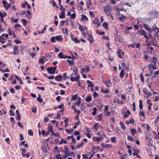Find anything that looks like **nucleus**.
Segmentation results:
<instances>
[{
	"mask_svg": "<svg viewBox=\"0 0 159 159\" xmlns=\"http://www.w3.org/2000/svg\"><path fill=\"white\" fill-rule=\"evenodd\" d=\"M103 9L105 13L107 16H109L111 14V10L109 3L107 4L106 6H104Z\"/></svg>",
	"mask_w": 159,
	"mask_h": 159,
	"instance_id": "1",
	"label": "nucleus"
},
{
	"mask_svg": "<svg viewBox=\"0 0 159 159\" xmlns=\"http://www.w3.org/2000/svg\"><path fill=\"white\" fill-rule=\"evenodd\" d=\"M75 74L74 73H72L71 75V78H70V80L71 81H75L79 83V79L80 77L77 75H76L75 78L73 77V75H74Z\"/></svg>",
	"mask_w": 159,
	"mask_h": 159,
	"instance_id": "2",
	"label": "nucleus"
},
{
	"mask_svg": "<svg viewBox=\"0 0 159 159\" xmlns=\"http://www.w3.org/2000/svg\"><path fill=\"white\" fill-rule=\"evenodd\" d=\"M56 69V67H49L47 69V71L50 74H54L55 73Z\"/></svg>",
	"mask_w": 159,
	"mask_h": 159,
	"instance_id": "3",
	"label": "nucleus"
},
{
	"mask_svg": "<svg viewBox=\"0 0 159 159\" xmlns=\"http://www.w3.org/2000/svg\"><path fill=\"white\" fill-rule=\"evenodd\" d=\"M117 53L119 57L122 58L124 55V53L123 52L121 51V50L120 48H118L117 50Z\"/></svg>",
	"mask_w": 159,
	"mask_h": 159,
	"instance_id": "4",
	"label": "nucleus"
},
{
	"mask_svg": "<svg viewBox=\"0 0 159 159\" xmlns=\"http://www.w3.org/2000/svg\"><path fill=\"white\" fill-rule=\"evenodd\" d=\"M104 83L105 84L107 87H111L112 85V84L111 82V81L110 80H109L108 81L106 80L104 81Z\"/></svg>",
	"mask_w": 159,
	"mask_h": 159,
	"instance_id": "5",
	"label": "nucleus"
},
{
	"mask_svg": "<svg viewBox=\"0 0 159 159\" xmlns=\"http://www.w3.org/2000/svg\"><path fill=\"white\" fill-rule=\"evenodd\" d=\"M14 51L13 53L15 55H16L19 54V51L18 50V46L17 45H15L14 48Z\"/></svg>",
	"mask_w": 159,
	"mask_h": 159,
	"instance_id": "6",
	"label": "nucleus"
},
{
	"mask_svg": "<svg viewBox=\"0 0 159 159\" xmlns=\"http://www.w3.org/2000/svg\"><path fill=\"white\" fill-rule=\"evenodd\" d=\"M2 3L3 4L4 7L7 8V9L8 8L10 7H11V3L9 4L4 0L2 1Z\"/></svg>",
	"mask_w": 159,
	"mask_h": 159,
	"instance_id": "7",
	"label": "nucleus"
},
{
	"mask_svg": "<svg viewBox=\"0 0 159 159\" xmlns=\"http://www.w3.org/2000/svg\"><path fill=\"white\" fill-rule=\"evenodd\" d=\"M65 9H63L60 15L59 16V18L61 19H64L65 18Z\"/></svg>",
	"mask_w": 159,
	"mask_h": 159,
	"instance_id": "8",
	"label": "nucleus"
},
{
	"mask_svg": "<svg viewBox=\"0 0 159 159\" xmlns=\"http://www.w3.org/2000/svg\"><path fill=\"white\" fill-rule=\"evenodd\" d=\"M16 113L17 116H16V118L19 121L20 120L21 116L18 110H16Z\"/></svg>",
	"mask_w": 159,
	"mask_h": 159,
	"instance_id": "9",
	"label": "nucleus"
},
{
	"mask_svg": "<svg viewBox=\"0 0 159 159\" xmlns=\"http://www.w3.org/2000/svg\"><path fill=\"white\" fill-rule=\"evenodd\" d=\"M79 25V29L82 32V33H83L84 29H85L87 30V28H86V27H84L81 25Z\"/></svg>",
	"mask_w": 159,
	"mask_h": 159,
	"instance_id": "10",
	"label": "nucleus"
},
{
	"mask_svg": "<svg viewBox=\"0 0 159 159\" xmlns=\"http://www.w3.org/2000/svg\"><path fill=\"white\" fill-rule=\"evenodd\" d=\"M4 35H5V34H3L2 35L0 36V42L2 43L5 41V39L3 38Z\"/></svg>",
	"mask_w": 159,
	"mask_h": 159,
	"instance_id": "11",
	"label": "nucleus"
},
{
	"mask_svg": "<svg viewBox=\"0 0 159 159\" xmlns=\"http://www.w3.org/2000/svg\"><path fill=\"white\" fill-rule=\"evenodd\" d=\"M121 65L122 66L124 67L126 69H129V66L128 65H127L124 62H122L121 63Z\"/></svg>",
	"mask_w": 159,
	"mask_h": 159,
	"instance_id": "12",
	"label": "nucleus"
},
{
	"mask_svg": "<svg viewBox=\"0 0 159 159\" xmlns=\"http://www.w3.org/2000/svg\"><path fill=\"white\" fill-rule=\"evenodd\" d=\"M62 79V77L61 75H57L55 78V79L56 80L59 81L61 80Z\"/></svg>",
	"mask_w": 159,
	"mask_h": 159,
	"instance_id": "13",
	"label": "nucleus"
},
{
	"mask_svg": "<svg viewBox=\"0 0 159 159\" xmlns=\"http://www.w3.org/2000/svg\"><path fill=\"white\" fill-rule=\"evenodd\" d=\"M88 40L90 42V43H93V36L92 35H89V37L88 39Z\"/></svg>",
	"mask_w": 159,
	"mask_h": 159,
	"instance_id": "14",
	"label": "nucleus"
},
{
	"mask_svg": "<svg viewBox=\"0 0 159 159\" xmlns=\"http://www.w3.org/2000/svg\"><path fill=\"white\" fill-rule=\"evenodd\" d=\"M130 130L131 131V133L133 136H134L137 132L136 129H130Z\"/></svg>",
	"mask_w": 159,
	"mask_h": 159,
	"instance_id": "15",
	"label": "nucleus"
},
{
	"mask_svg": "<svg viewBox=\"0 0 159 159\" xmlns=\"http://www.w3.org/2000/svg\"><path fill=\"white\" fill-rule=\"evenodd\" d=\"M124 74H125V73H124V70L123 69H122L121 70V72L120 74V77L121 78H123L124 76Z\"/></svg>",
	"mask_w": 159,
	"mask_h": 159,
	"instance_id": "16",
	"label": "nucleus"
},
{
	"mask_svg": "<svg viewBox=\"0 0 159 159\" xmlns=\"http://www.w3.org/2000/svg\"><path fill=\"white\" fill-rule=\"evenodd\" d=\"M52 126H49L48 127V131L49 132H51L52 134H54V133L53 132L52 130Z\"/></svg>",
	"mask_w": 159,
	"mask_h": 159,
	"instance_id": "17",
	"label": "nucleus"
},
{
	"mask_svg": "<svg viewBox=\"0 0 159 159\" xmlns=\"http://www.w3.org/2000/svg\"><path fill=\"white\" fill-rule=\"evenodd\" d=\"M152 61L154 65L156 64V62L157 61V59L156 57H153L152 58Z\"/></svg>",
	"mask_w": 159,
	"mask_h": 159,
	"instance_id": "18",
	"label": "nucleus"
},
{
	"mask_svg": "<svg viewBox=\"0 0 159 159\" xmlns=\"http://www.w3.org/2000/svg\"><path fill=\"white\" fill-rule=\"evenodd\" d=\"M101 90L102 92L104 93H109V90L108 89H103L101 88Z\"/></svg>",
	"mask_w": 159,
	"mask_h": 159,
	"instance_id": "19",
	"label": "nucleus"
},
{
	"mask_svg": "<svg viewBox=\"0 0 159 159\" xmlns=\"http://www.w3.org/2000/svg\"><path fill=\"white\" fill-rule=\"evenodd\" d=\"M88 84V87H93V83L89 80H88L87 82Z\"/></svg>",
	"mask_w": 159,
	"mask_h": 159,
	"instance_id": "20",
	"label": "nucleus"
},
{
	"mask_svg": "<svg viewBox=\"0 0 159 159\" xmlns=\"http://www.w3.org/2000/svg\"><path fill=\"white\" fill-rule=\"evenodd\" d=\"M85 100L87 102H89L92 100V97L90 96H88Z\"/></svg>",
	"mask_w": 159,
	"mask_h": 159,
	"instance_id": "21",
	"label": "nucleus"
},
{
	"mask_svg": "<svg viewBox=\"0 0 159 159\" xmlns=\"http://www.w3.org/2000/svg\"><path fill=\"white\" fill-rule=\"evenodd\" d=\"M133 151L134 152L133 153V155L134 156L136 155H137V153L139 152V150L138 149H133Z\"/></svg>",
	"mask_w": 159,
	"mask_h": 159,
	"instance_id": "22",
	"label": "nucleus"
},
{
	"mask_svg": "<svg viewBox=\"0 0 159 159\" xmlns=\"http://www.w3.org/2000/svg\"><path fill=\"white\" fill-rule=\"evenodd\" d=\"M55 39L57 41H61L62 39V37L61 35L56 37Z\"/></svg>",
	"mask_w": 159,
	"mask_h": 159,
	"instance_id": "23",
	"label": "nucleus"
},
{
	"mask_svg": "<svg viewBox=\"0 0 159 159\" xmlns=\"http://www.w3.org/2000/svg\"><path fill=\"white\" fill-rule=\"evenodd\" d=\"M64 148L65 150L63 152L65 154H70L69 153V150L68 149V148L66 146H65Z\"/></svg>",
	"mask_w": 159,
	"mask_h": 159,
	"instance_id": "24",
	"label": "nucleus"
},
{
	"mask_svg": "<svg viewBox=\"0 0 159 159\" xmlns=\"http://www.w3.org/2000/svg\"><path fill=\"white\" fill-rule=\"evenodd\" d=\"M98 23H99V22H98V19H95V20L93 21V24L98 25Z\"/></svg>",
	"mask_w": 159,
	"mask_h": 159,
	"instance_id": "25",
	"label": "nucleus"
},
{
	"mask_svg": "<svg viewBox=\"0 0 159 159\" xmlns=\"http://www.w3.org/2000/svg\"><path fill=\"white\" fill-rule=\"evenodd\" d=\"M143 25L147 30L151 31V29L150 28L149 26L145 24H143Z\"/></svg>",
	"mask_w": 159,
	"mask_h": 159,
	"instance_id": "26",
	"label": "nucleus"
},
{
	"mask_svg": "<svg viewBox=\"0 0 159 159\" xmlns=\"http://www.w3.org/2000/svg\"><path fill=\"white\" fill-rule=\"evenodd\" d=\"M58 57L60 58H64L65 56H64L63 55V53L62 52H60L59 53L58 55Z\"/></svg>",
	"mask_w": 159,
	"mask_h": 159,
	"instance_id": "27",
	"label": "nucleus"
},
{
	"mask_svg": "<svg viewBox=\"0 0 159 159\" xmlns=\"http://www.w3.org/2000/svg\"><path fill=\"white\" fill-rule=\"evenodd\" d=\"M125 17L123 15H121V16H120V17H119V19H120V21H123V20H124V19H125Z\"/></svg>",
	"mask_w": 159,
	"mask_h": 159,
	"instance_id": "28",
	"label": "nucleus"
},
{
	"mask_svg": "<svg viewBox=\"0 0 159 159\" xmlns=\"http://www.w3.org/2000/svg\"><path fill=\"white\" fill-rule=\"evenodd\" d=\"M66 61L69 63V64L70 66H72L74 63V62L73 60H71V61H70L69 60H67Z\"/></svg>",
	"mask_w": 159,
	"mask_h": 159,
	"instance_id": "29",
	"label": "nucleus"
},
{
	"mask_svg": "<svg viewBox=\"0 0 159 159\" xmlns=\"http://www.w3.org/2000/svg\"><path fill=\"white\" fill-rule=\"evenodd\" d=\"M81 20H88V18L87 17V16L85 15L84 14H83L82 15Z\"/></svg>",
	"mask_w": 159,
	"mask_h": 159,
	"instance_id": "30",
	"label": "nucleus"
},
{
	"mask_svg": "<svg viewBox=\"0 0 159 159\" xmlns=\"http://www.w3.org/2000/svg\"><path fill=\"white\" fill-rule=\"evenodd\" d=\"M139 107L140 109V110H142L143 109V105L142 104V101L141 100H140L139 101Z\"/></svg>",
	"mask_w": 159,
	"mask_h": 159,
	"instance_id": "31",
	"label": "nucleus"
},
{
	"mask_svg": "<svg viewBox=\"0 0 159 159\" xmlns=\"http://www.w3.org/2000/svg\"><path fill=\"white\" fill-rule=\"evenodd\" d=\"M93 112H92V114L93 116H95L97 113V109L96 108L94 107L93 108Z\"/></svg>",
	"mask_w": 159,
	"mask_h": 159,
	"instance_id": "32",
	"label": "nucleus"
},
{
	"mask_svg": "<svg viewBox=\"0 0 159 159\" xmlns=\"http://www.w3.org/2000/svg\"><path fill=\"white\" fill-rule=\"evenodd\" d=\"M102 147L104 148H106L107 147H110V145L109 144H105L104 143H102Z\"/></svg>",
	"mask_w": 159,
	"mask_h": 159,
	"instance_id": "33",
	"label": "nucleus"
},
{
	"mask_svg": "<svg viewBox=\"0 0 159 159\" xmlns=\"http://www.w3.org/2000/svg\"><path fill=\"white\" fill-rule=\"evenodd\" d=\"M102 25L106 29L108 28V25L107 23H104L102 24Z\"/></svg>",
	"mask_w": 159,
	"mask_h": 159,
	"instance_id": "34",
	"label": "nucleus"
},
{
	"mask_svg": "<svg viewBox=\"0 0 159 159\" xmlns=\"http://www.w3.org/2000/svg\"><path fill=\"white\" fill-rule=\"evenodd\" d=\"M41 96V95H39V97H38L37 98V100H38V101H39L40 103H42L43 102V100L42 99V98H40V97Z\"/></svg>",
	"mask_w": 159,
	"mask_h": 159,
	"instance_id": "35",
	"label": "nucleus"
},
{
	"mask_svg": "<svg viewBox=\"0 0 159 159\" xmlns=\"http://www.w3.org/2000/svg\"><path fill=\"white\" fill-rule=\"evenodd\" d=\"M116 137H112L111 138V142L113 143H116Z\"/></svg>",
	"mask_w": 159,
	"mask_h": 159,
	"instance_id": "36",
	"label": "nucleus"
},
{
	"mask_svg": "<svg viewBox=\"0 0 159 159\" xmlns=\"http://www.w3.org/2000/svg\"><path fill=\"white\" fill-rule=\"evenodd\" d=\"M62 143H64L65 144H66L67 142H66V141L65 140L62 139L60 142L59 144H62Z\"/></svg>",
	"mask_w": 159,
	"mask_h": 159,
	"instance_id": "37",
	"label": "nucleus"
},
{
	"mask_svg": "<svg viewBox=\"0 0 159 159\" xmlns=\"http://www.w3.org/2000/svg\"><path fill=\"white\" fill-rule=\"evenodd\" d=\"M76 17V14L75 13L72 14L70 17V19H74Z\"/></svg>",
	"mask_w": 159,
	"mask_h": 159,
	"instance_id": "38",
	"label": "nucleus"
},
{
	"mask_svg": "<svg viewBox=\"0 0 159 159\" xmlns=\"http://www.w3.org/2000/svg\"><path fill=\"white\" fill-rule=\"evenodd\" d=\"M128 139L130 141L132 142H134V141L132 137L128 135Z\"/></svg>",
	"mask_w": 159,
	"mask_h": 159,
	"instance_id": "39",
	"label": "nucleus"
},
{
	"mask_svg": "<svg viewBox=\"0 0 159 159\" xmlns=\"http://www.w3.org/2000/svg\"><path fill=\"white\" fill-rule=\"evenodd\" d=\"M72 40L73 41H75L76 43L80 42L79 40L77 39L76 38H72Z\"/></svg>",
	"mask_w": 159,
	"mask_h": 159,
	"instance_id": "40",
	"label": "nucleus"
},
{
	"mask_svg": "<svg viewBox=\"0 0 159 159\" xmlns=\"http://www.w3.org/2000/svg\"><path fill=\"white\" fill-rule=\"evenodd\" d=\"M120 125H121V128L122 129H124L125 130L126 128V127H125V126L124 125V124H123V123H122V122H120Z\"/></svg>",
	"mask_w": 159,
	"mask_h": 159,
	"instance_id": "41",
	"label": "nucleus"
},
{
	"mask_svg": "<svg viewBox=\"0 0 159 159\" xmlns=\"http://www.w3.org/2000/svg\"><path fill=\"white\" fill-rule=\"evenodd\" d=\"M77 97V94H75V95H72V98H71V100L75 101L76 99V98Z\"/></svg>",
	"mask_w": 159,
	"mask_h": 159,
	"instance_id": "42",
	"label": "nucleus"
},
{
	"mask_svg": "<svg viewBox=\"0 0 159 159\" xmlns=\"http://www.w3.org/2000/svg\"><path fill=\"white\" fill-rule=\"evenodd\" d=\"M21 150H22V155L23 157H25V152L26 150L24 148H21Z\"/></svg>",
	"mask_w": 159,
	"mask_h": 159,
	"instance_id": "43",
	"label": "nucleus"
},
{
	"mask_svg": "<svg viewBox=\"0 0 159 159\" xmlns=\"http://www.w3.org/2000/svg\"><path fill=\"white\" fill-rule=\"evenodd\" d=\"M39 62L43 64L44 63V59L43 58H40L39 60Z\"/></svg>",
	"mask_w": 159,
	"mask_h": 159,
	"instance_id": "44",
	"label": "nucleus"
},
{
	"mask_svg": "<svg viewBox=\"0 0 159 159\" xmlns=\"http://www.w3.org/2000/svg\"><path fill=\"white\" fill-rule=\"evenodd\" d=\"M66 131L68 133H70L71 132H72L73 131V129H65Z\"/></svg>",
	"mask_w": 159,
	"mask_h": 159,
	"instance_id": "45",
	"label": "nucleus"
},
{
	"mask_svg": "<svg viewBox=\"0 0 159 159\" xmlns=\"http://www.w3.org/2000/svg\"><path fill=\"white\" fill-rule=\"evenodd\" d=\"M22 20L23 22V25H25L26 24V22H27V20H25L24 19H22Z\"/></svg>",
	"mask_w": 159,
	"mask_h": 159,
	"instance_id": "46",
	"label": "nucleus"
},
{
	"mask_svg": "<svg viewBox=\"0 0 159 159\" xmlns=\"http://www.w3.org/2000/svg\"><path fill=\"white\" fill-rule=\"evenodd\" d=\"M28 133L30 135L32 136L33 135V132L31 129L28 130Z\"/></svg>",
	"mask_w": 159,
	"mask_h": 159,
	"instance_id": "47",
	"label": "nucleus"
},
{
	"mask_svg": "<svg viewBox=\"0 0 159 159\" xmlns=\"http://www.w3.org/2000/svg\"><path fill=\"white\" fill-rule=\"evenodd\" d=\"M139 115L140 116H142L143 117L144 116V112L143 111H141L139 112Z\"/></svg>",
	"mask_w": 159,
	"mask_h": 159,
	"instance_id": "48",
	"label": "nucleus"
},
{
	"mask_svg": "<svg viewBox=\"0 0 159 159\" xmlns=\"http://www.w3.org/2000/svg\"><path fill=\"white\" fill-rule=\"evenodd\" d=\"M81 102L80 100V98H79L78 99V102L75 103V105H79L80 104Z\"/></svg>",
	"mask_w": 159,
	"mask_h": 159,
	"instance_id": "49",
	"label": "nucleus"
},
{
	"mask_svg": "<svg viewBox=\"0 0 159 159\" xmlns=\"http://www.w3.org/2000/svg\"><path fill=\"white\" fill-rule=\"evenodd\" d=\"M140 77L141 80L142 82H143L144 81V78L143 75L142 74L140 75Z\"/></svg>",
	"mask_w": 159,
	"mask_h": 159,
	"instance_id": "50",
	"label": "nucleus"
},
{
	"mask_svg": "<svg viewBox=\"0 0 159 159\" xmlns=\"http://www.w3.org/2000/svg\"><path fill=\"white\" fill-rule=\"evenodd\" d=\"M98 120L99 121H101L102 120V115L101 114H100L99 115H98Z\"/></svg>",
	"mask_w": 159,
	"mask_h": 159,
	"instance_id": "51",
	"label": "nucleus"
},
{
	"mask_svg": "<svg viewBox=\"0 0 159 159\" xmlns=\"http://www.w3.org/2000/svg\"><path fill=\"white\" fill-rule=\"evenodd\" d=\"M26 13H27V14H26L25 16L27 17L29 16L31 14V12L29 10H27V11Z\"/></svg>",
	"mask_w": 159,
	"mask_h": 159,
	"instance_id": "52",
	"label": "nucleus"
},
{
	"mask_svg": "<svg viewBox=\"0 0 159 159\" xmlns=\"http://www.w3.org/2000/svg\"><path fill=\"white\" fill-rule=\"evenodd\" d=\"M17 124L18 126L21 127L22 129H24L23 126L20 124V122H17Z\"/></svg>",
	"mask_w": 159,
	"mask_h": 159,
	"instance_id": "53",
	"label": "nucleus"
},
{
	"mask_svg": "<svg viewBox=\"0 0 159 159\" xmlns=\"http://www.w3.org/2000/svg\"><path fill=\"white\" fill-rule=\"evenodd\" d=\"M134 44L136 45V47L137 48H140V45L139 43H135Z\"/></svg>",
	"mask_w": 159,
	"mask_h": 159,
	"instance_id": "54",
	"label": "nucleus"
},
{
	"mask_svg": "<svg viewBox=\"0 0 159 159\" xmlns=\"http://www.w3.org/2000/svg\"><path fill=\"white\" fill-rule=\"evenodd\" d=\"M68 156H71V155L68 154H65V155H64L62 158H64L65 159H66L67 157H68Z\"/></svg>",
	"mask_w": 159,
	"mask_h": 159,
	"instance_id": "55",
	"label": "nucleus"
},
{
	"mask_svg": "<svg viewBox=\"0 0 159 159\" xmlns=\"http://www.w3.org/2000/svg\"><path fill=\"white\" fill-rule=\"evenodd\" d=\"M93 139L94 140H95L97 142H99L100 141V140L99 137L97 138L94 137L93 138Z\"/></svg>",
	"mask_w": 159,
	"mask_h": 159,
	"instance_id": "56",
	"label": "nucleus"
},
{
	"mask_svg": "<svg viewBox=\"0 0 159 159\" xmlns=\"http://www.w3.org/2000/svg\"><path fill=\"white\" fill-rule=\"evenodd\" d=\"M141 34L143 35H144L146 34V31L144 30H142L141 31Z\"/></svg>",
	"mask_w": 159,
	"mask_h": 159,
	"instance_id": "57",
	"label": "nucleus"
},
{
	"mask_svg": "<svg viewBox=\"0 0 159 159\" xmlns=\"http://www.w3.org/2000/svg\"><path fill=\"white\" fill-rule=\"evenodd\" d=\"M8 32L9 35H11V34L12 31L10 28H8Z\"/></svg>",
	"mask_w": 159,
	"mask_h": 159,
	"instance_id": "58",
	"label": "nucleus"
},
{
	"mask_svg": "<svg viewBox=\"0 0 159 159\" xmlns=\"http://www.w3.org/2000/svg\"><path fill=\"white\" fill-rule=\"evenodd\" d=\"M55 38L54 37H52L51 39V41L52 42L54 43L55 42Z\"/></svg>",
	"mask_w": 159,
	"mask_h": 159,
	"instance_id": "59",
	"label": "nucleus"
},
{
	"mask_svg": "<svg viewBox=\"0 0 159 159\" xmlns=\"http://www.w3.org/2000/svg\"><path fill=\"white\" fill-rule=\"evenodd\" d=\"M15 77L16 78L18 81H20L21 79L17 75H15Z\"/></svg>",
	"mask_w": 159,
	"mask_h": 159,
	"instance_id": "60",
	"label": "nucleus"
},
{
	"mask_svg": "<svg viewBox=\"0 0 159 159\" xmlns=\"http://www.w3.org/2000/svg\"><path fill=\"white\" fill-rule=\"evenodd\" d=\"M37 88L38 89L42 90H44V89H45L44 87H40L37 86Z\"/></svg>",
	"mask_w": 159,
	"mask_h": 159,
	"instance_id": "61",
	"label": "nucleus"
},
{
	"mask_svg": "<svg viewBox=\"0 0 159 159\" xmlns=\"http://www.w3.org/2000/svg\"><path fill=\"white\" fill-rule=\"evenodd\" d=\"M119 41L120 42H123L124 39L122 37H120L119 38Z\"/></svg>",
	"mask_w": 159,
	"mask_h": 159,
	"instance_id": "62",
	"label": "nucleus"
},
{
	"mask_svg": "<svg viewBox=\"0 0 159 159\" xmlns=\"http://www.w3.org/2000/svg\"><path fill=\"white\" fill-rule=\"evenodd\" d=\"M117 102L119 104H123L124 103V102L119 100H117Z\"/></svg>",
	"mask_w": 159,
	"mask_h": 159,
	"instance_id": "63",
	"label": "nucleus"
},
{
	"mask_svg": "<svg viewBox=\"0 0 159 159\" xmlns=\"http://www.w3.org/2000/svg\"><path fill=\"white\" fill-rule=\"evenodd\" d=\"M15 42L16 44H18L19 43H21V41L17 39H16L15 40Z\"/></svg>",
	"mask_w": 159,
	"mask_h": 159,
	"instance_id": "64",
	"label": "nucleus"
}]
</instances>
